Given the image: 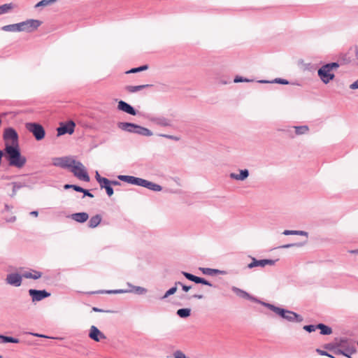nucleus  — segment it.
I'll return each instance as SVG.
<instances>
[{"label":"nucleus","mask_w":358,"mask_h":358,"mask_svg":"<svg viewBox=\"0 0 358 358\" xmlns=\"http://www.w3.org/2000/svg\"><path fill=\"white\" fill-rule=\"evenodd\" d=\"M4 152L9 166L21 169L26 164L27 158L22 155L19 146H6Z\"/></svg>","instance_id":"obj_1"},{"label":"nucleus","mask_w":358,"mask_h":358,"mask_svg":"<svg viewBox=\"0 0 358 358\" xmlns=\"http://www.w3.org/2000/svg\"><path fill=\"white\" fill-rule=\"evenodd\" d=\"M261 304L288 322H301L303 320L300 315L295 312L277 307L271 303L266 302H261Z\"/></svg>","instance_id":"obj_2"},{"label":"nucleus","mask_w":358,"mask_h":358,"mask_svg":"<svg viewBox=\"0 0 358 358\" xmlns=\"http://www.w3.org/2000/svg\"><path fill=\"white\" fill-rule=\"evenodd\" d=\"M117 178L121 181L143 187L154 192H160L162 189L161 185L141 178H137L131 176L120 175L117 176Z\"/></svg>","instance_id":"obj_3"},{"label":"nucleus","mask_w":358,"mask_h":358,"mask_svg":"<svg viewBox=\"0 0 358 358\" xmlns=\"http://www.w3.org/2000/svg\"><path fill=\"white\" fill-rule=\"evenodd\" d=\"M69 170L78 179L89 182L90 178L84 165L79 161L73 160Z\"/></svg>","instance_id":"obj_4"},{"label":"nucleus","mask_w":358,"mask_h":358,"mask_svg":"<svg viewBox=\"0 0 358 358\" xmlns=\"http://www.w3.org/2000/svg\"><path fill=\"white\" fill-rule=\"evenodd\" d=\"M18 134L12 127L4 129L3 139L6 146H19Z\"/></svg>","instance_id":"obj_5"},{"label":"nucleus","mask_w":358,"mask_h":358,"mask_svg":"<svg viewBox=\"0 0 358 358\" xmlns=\"http://www.w3.org/2000/svg\"><path fill=\"white\" fill-rule=\"evenodd\" d=\"M27 129L31 132L37 141L42 140L45 136V130L43 127L38 123H27Z\"/></svg>","instance_id":"obj_6"},{"label":"nucleus","mask_w":358,"mask_h":358,"mask_svg":"<svg viewBox=\"0 0 358 358\" xmlns=\"http://www.w3.org/2000/svg\"><path fill=\"white\" fill-rule=\"evenodd\" d=\"M41 21L33 19L20 22V31L31 32L36 29L41 25Z\"/></svg>","instance_id":"obj_7"},{"label":"nucleus","mask_w":358,"mask_h":358,"mask_svg":"<svg viewBox=\"0 0 358 358\" xmlns=\"http://www.w3.org/2000/svg\"><path fill=\"white\" fill-rule=\"evenodd\" d=\"M74 159V157L72 156L55 157L52 159V164L62 169H69Z\"/></svg>","instance_id":"obj_8"},{"label":"nucleus","mask_w":358,"mask_h":358,"mask_svg":"<svg viewBox=\"0 0 358 358\" xmlns=\"http://www.w3.org/2000/svg\"><path fill=\"white\" fill-rule=\"evenodd\" d=\"M317 74L324 84L329 83L335 77L334 74L331 73V71L326 65H323L319 69Z\"/></svg>","instance_id":"obj_9"},{"label":"nucleus","mask_w":358,"mask_h":358,"mask_svg":"<svg viewBox=\"0 0 358 358\" xmlns=\"http://www.w3.org/2000/svg\"><path fill=\"white\" fill-rule=\"evenodd\" d=\"M277 260L273 259H257L255 257H252V262L248 264V268H253L257 266L264 267L266 265L273 266L275 264Z\"/></svg>","instance_id":"obj_10"},{"label":"nucleus","mask_w":358,"mask_h":358,"mask_svg":"<svg viewBox=\"0 0 358 358\" xmlns=\"http://www.w3.org/2000/svg\"><path fill=\"white\" fill-rule=\"evenodd\" d=\"M75 123L73 121H69L66 124H61L60 127L57 128V135L62 136L65 134H72L74 131Z\"/></svg>","instance_id":"obj_11"},{"label":"nucleus","mask_w":358,"mask_h":358,"mask_svg":"<svg viewBox=\"0 0 358 358\" xmlns=\"http://www.w3.org/2000/svg\"><path fill=\"white\" fill-rule=\"evenodd\" d=\"M29 295L32 297L33 301H39L50 296V293L45 290L29 289Z\"/></svg>","instance_id":"obj_12"},{"label":"nucleus","mask_w":358,"mask_h":358,"mask_svg":"<svg viewBox=\"0 0 358 358\" xmlns=\"http://www.w3.org/2000/svg\"><path fill=\"white\" fill-rule=\"evenodd\" d=\"M148 120L152 124H156L157 126H160V127H170L171 125V120H169L168 118H166L162 116H159V117L149 116Z\"/></svg>","instance_id":"obj_13"},{"label":"nucleus","mask_w":358,"mask_h":358,"mask_svg":"<svg viewBox=\"0 0 358 358\" xmlns=\"http://www.w3.org/2000/svg\"><path fill=\"white\" fill-rule=\"evenodd\" d=\"M89 337L96 342L106 339V336L96 327L92 325L90 329Z\"/></svg>","instance_id":"obj_14"},{"label":"nucleus","mask_w":358,"mask_h":358,"mask_svg":"<svg viewBox=\"0 0 358 358\" xmlns=\"http://www.w3.org/2000/svg\"><path fill=\"white\" fill-rule=\"evenodd\" d=\"M22 277L23 276L16 273H10L7 275L6 281L10 285L20 287L22 283Z\"/></svg>","instance_id":"obj_15"},{"label":"nucleus","mask_w":358,"mask_h":358,"mask_svg":"<svg viewBox=\"0 0 358 358\" xmlns=\"http://www.w3.org/2000/svg\"><path fill=\"white\" fill-rule=\"evenodd\" d=\"M182 273L187 279H188L189 280H191L192 282H194L195 283H197V284L201 283V284L208 285L210 287L213 286V285L209 281L205 280L204 278L197 277L196 275H194L189 273H187L185 271H182Z\"/></svg>","instance_id":"obj_16"},{"label":"nucleus","mask_w":358,"mask_h":358,"mask_svg":"<svg viewBox=\"0 0 358 358\" xmlns=\"http://www.w3.org/2000/svg\"><path fill=\"white\" fill-rule=\"evenodd\" d=\"M231 290L234 293H235L236 294V296H238L240 298L248 299V300H250L252 301L259 302V303H261V302H262V301H259V300L256 299L253 296H250L247 292H245L240 288H238L236 287L233 286L231 287Z\"/></svg>","instance_id":"obj_17"},{"label":"nucleus","mask_w":358,"mask_h":358,"mask_svg":"<svg viewBox=\"0 0 358 358\" xmlns=\"http://www.w3.org/2000/svg\"><path fill=\"white\" fill-rule=\"evenodd\" d=\"M117 108L118 110L124 111L129 115H136V110L131 105L124 101H120L118 102Z\"/></svg>","instance_id":"obj_18"},{"label":"nucleus","mask_w":358,"mask_h":358,"mask_svg":"<svg viewBox=\"0 0 358 358\" xmlns=\"http://www.w3.org/2000/svg\"><path fill=\"white\" fill-rule=\"evenodd\" d=\"M249 176V171L248 169L240 170V173H231L230 178L236 180L243 181Z\"/></svg>","instance_id":"obj_19"},{"label":"nucleus","mask_w":358,"mask_h":358,"mask_svg":"<svg viewBox=\"0 0 358 358\" xmlns=\"http://www.w3.org/2000/svg\"><path fill=\"white\" fill-rule=\"evenodd\" d=\"M117 127L120 129L130 133H134V131L136 130V124L134 123L119 122Z\"/></svg>","instance_id":"obj_20"},{"label":"nucleus","mask_w":358,"mask_h":358,"mask_svg":"<svg viewBox=\"0 0 358 358\" xmlns=\"http://www.w3.org/2000/svg\"><path fill=\"white\" fill-rule=\"evenodd\" d=\"M64 187L66 189L72 188L78 192H83L84 194V196H87L91 198L94 197V195L92 194H91L88 190L85 189L83 187L78 186V185L67 184V185H65Z\"/></svg>","instance_id":"obj_21"},{"label":"nucleus","mask_w":358,"mask_h":358,"mask_svg":"<svg viewBox=\"0 0 358 358\" xmlns=\"http://www.w3.org/2000/svg\"><path fill=\"white\" fill-rule=\"evenodd\" d=\"M17 6L14 3H5L0 6V15L10 13Z\"/></svg>","instance_id":"obj_22"},{"label":"nucleus","mask_w":358,"mask_h":358,"mask_svg":"<svg viewBox=\"0 0 358 358\" xmlns=\"http://www.w3.org/2000/svg\"><path fill=\"white\" fill-rule=\"evenodd\" d=\"M89 215L87 213H76L71 215V218L77 222L83 223L88 220Z\"/></svg>","instance_id":"obj_23"},{"label":"nucleus","mask_w":358,"mask_h":358,"mask_svg":"<svg viewBox=\"0 0 358 358\" xmlns=\"http://www.w3.org/2000/svg\"><path fill=\"white\" fill-rule=\"evenodd\" d=\"M136 130L134 131V134H137L139 135H142L144 136H151L152 135V132L143 127L139 126L136 124Z\"/></svg>","instance_id":"obj_24"},{"label":"nucleus","mask_w":358,"mask_h":358,"mask_svg":"<svg viewBox=\"0 0 358 358\" xmlns=\"http://www.w3.org/2000/svg\"><path fill=\"white\" fill-rule=\"evenodd\" d=\"M41 275V272L37 271H26L22 274V276L25 278H31L34 280L40 278Z\"/></svg>","instance_id":"obj_25"},{"label":"nucleus","mask_w":358,"mask_h":358,"mask_svg":"<svg viewBox=\"0 0 358 358\" xmlns=\"http://www.w3.org/2000/svg\"><path fill=\"white\" fill-rule=\"evenodd\" d=\"M101 221V217L99 215H96L92 217L89 221L88 226L90 228H95Z\"/></svg>","instance_id":"obj_26"},{"label":"nucleus","mask_w":358,"mask_h":358,"mask_svg":"<svg viewBox=\"0 0 358 358\" xmlns=\"http://www.w3.org/2000/svg\"><path fill=\"white\" fill-rule=\"evenodd\" d=\"M1 29L4 31L20 32L19 23L3 26Z\"/></svg>","instance_id":"obj_27"},{"label":"nucleus","mask_w":358,"mask_h":358,"mask_svg":"<svg viewBox=\"0 0 358 358\" xmlns=\"http://www.w3.org/2000/svg\"><path fill=\"white\" fill-rule=\"evenodd\" d=\"M150 87V85H128L126 87V90L130 93H135L146 87Z\"/></svg>","instance_id":"obj_28"},{"label":"nucleus","mask_w":358,"mask_h":358,"mask_svg":"<svg viewBox=\"0 0 358 358\" xmlns=\"http://www.w3.org/2000/svg\"><path fill=\"white\" fill-rule=\"evenodd\" d=\"M103 184L100 186L101 189L104 188L106 191L107 194L111 196L113 194V189L110 185V180H103Z\"/></svg>","instance_id":"obj_29"},{"label":"nucleus","mask_w":358,"mask_h":358,"mask_svg":"<svg viewBox=\"0 0 358 358\" xmlns=\"http://www.w3.org/2000/svg\"><path fill=\"white\" fill-rule=\"evenodd\" d=\"M317 329L321 330L320 334L322 335H329L332 333L331 328L324 324H318Z\"/></svg>","instance_id":"obj_30"},{"label":"nucleus","mask_w":358,"mask_h":358,"mask_svg":"<svg viewBox=\"0 0 358 358\" xmlns=\"http://www.w3.org/2000/svg\"><path fill=\"white\" fill-rule=\"evenodd\" d=\"M19 342H20V341L17 338L0 335V343H18Z\"/></svg>","instance_id":"obj_31"},{"label":"nucleus","mask_w":358,"mask_h":358,"mask_svg":"<svg viewBox=\"0 0 358 358\" xmlns=\"http://www.w3.org/2000/svg\"><path fill=\"white\" fill-rule=\"evenodd\" d=\"M282 234L285 236L289 235H301L305 236L306 238L308 237V233L304 231H297V230H285L282 232Z\"/></svg>","instance_id":"obj_32"},{"label":"nucleus","mask_w":358,"mask_h":358,"mask_svg":"<svg viewBox=\"0 0 358 358\" xmlns=\"http://www.w3.org/2000/svg\"><path fill=\"white\" fill-rule=\"evenodd\" d=\"M296 135H302L306 134L309 131V128L306 125L294 127Z\"/></svg>","instance_id":"obj_33"},{"label":"nucleus","mask_w":358,"mask_h":358,"mask_svg":"<svg viewBox=\"0 0 358 358\" xmlns=\"http://www.w3.org/2000/svg\"><path fill=\"white\" fill-rule=\"evenodd\" d=\"M11 185L13 186V192L10 195L11 196H14L20 189L26 186L25 183H22L20 182H12Z\"/></svg>","instance_id":"obj_34"},{"label":"nucleus","mask_w":358,"mask_h":358,"mask_svg":"<svg viewBox=\"0 0 358 358\" xmlns=\"http://www.w3.org/2000/svg\"><path fill=\"white\" fill-rule=\"evenodd\" d=\"M191 310L189 308H181L177 310V315L182 318L187 317L190 315Z\"/></svg>","instance_id":"obj_35"},{"label":"nucleus","mask_w":358,"mask_h":358,"mask_svg":"<svg viewBox=\"0 0 358 358\" xmlns=\"http://www.w3.org/2000/svg\"><path fill=\"white\" fill-rule=\"evenodd\" d=\"M201 270L202 271L203 274L210 275L222 273V271H221L220 270L209 268H201Z\"/></svg>","instance_id":"obj_36"},{"label":"nucleus","mask_w":358,"mask_h":358,"mask_svg":"<svg viewBox=\"0 0 358 358\" xmlns=\"http://www.w3.org/2000/svg\"><path fill=\"white\" fill-rule=\"evenodd\" d=\"M57 1V0H41L36 4L35 7L38 8L48 6L56 2Z\"/></svg>","instance_id":"obj_37"},{"label":"nucleus","mask_w":358,"mask_h":358,"mask_svg":"<svg viewBox=\"0 0 358 358\" xmlns=\"http://www.w3.org/2000/svg\"><path fill=\"white\" fill-rule=\"evenodd\" d=\"M177 286L178 285H176L172 287L171 288H170L168 291H166V292L165 293V294L161 298V299H166L167 297H169V296L172 295V294H174L176 291H177Z\"/></svg>","instance_id":"obj_38"},{"label":"nucleus","mask_w":358,"mask_h":358,"mask_svg":"<svg viewBox=\"0 0 358 358\" xmlns=\"http://www.w3.org/2000/svg\"><path fill=\"white\" fill-rule=\"evenodd\" d=\"M148 69V65H143V66H141L138 67V68L131 69V70L127 71L126 73H138V72H140V71H142L147 70Z\"/></svg>","instance_id":"obj_39"},{"label":"nucleus","mask_w":358,"mask_h":358,"mask_svg":"<svg viewBox=\"0 0 358 358\" xmlns=\"http://www.w3.org/2000/svg\"><path fill=\"white\" fill-rule=\"evenodd\" d=\"M132 288H133L132 291L138 294H144L147 292V289L142 287L133 286Z\"/></svg>","instance_id":"obj_40"},{"label":"nucleus","mask_w":358,"mask_h":358,"mask_svg":"<svg viewBox=\"0 0 358 358\" xmlns=\"http://www.w3.org/2000/svg\"><path fill=\"white\" fill-rule=\"evenodd\" d=\"M317 329V325L310 324V325H305L303 327V329L310 333L315 331Z\"/></svg>","instance_id":"obj_41"},{"label":"nucleus","mask_w":358,"mask_h":358,"mask_svg":"<svg viewBox=\"0 0 358 358\" xmlns=\"http://www.w3.org/2000/svg\"><path fill=\"white\" fill-rule=\"evenodd\" d=\"M95 178H96V180H97V182L99 183L100 186H101L103 184V180H108V179L106 178L101 177L97 171L96 173Z\"/></svg>","instance_id":"obj_42"},{"label":"nucleus","mask_w":358,"mask_h":358,"mask_svg":"<svg viewBox=\"0 0 358 358\" xmlns=\"http://www.w3.org/2000/svg\"><path fill=\"white\" fill-rule=\"evenodd\" d=\"M175 285H180V286H181V287H182V290H183V291H185V292H188L189 290H190V289H191V288H192V286L185 285H183L181 282H179V281L176 282H175Z\"/></svg>","instance_id":"obj_43"},{"label":"nucleus","mask_w":358,"mask_h":358,"mask_svg":"<svg viewBox=\"0 0 358 358\" xmlns=\"http://www.w3.org/2000/svg\"><path fill=\"white\" fill-rule=\"evenodd\" d=\"M316 352L320 355H322V356H327V357H329L330 358H336L335 357H334L333 355L329 354L326 351H324L322 350H320V349H316Z\"/></svg>","instance_id":"obj_44"},{"label":"nucleus","mask_w":358,"mask_h":358,"mask_svg":"<svg viewBox=\"0 0 358 358\" xmlns=\"http://www.w3.org/2000/svg\"><path fill=\"white\" fill-rule=\"evenodd\" d=\"M325 65L326 66L329 67V69H330L331 71L333 69H336L339 66V64L337 62H332Z\"/></svg>","instance_id":"obj_45"},{"label":"nucleus","mask_w":358,"mask_h":358,"mask_svg":"<svg viewBox=\"0 0 358 358\" xmlns=\"http://www.w3.org/2000/svg\"><path fill=\"white\" fill-rule=\"evenodd\" d=\"M304 243H290V244H287V245H282L280 248H292V247H294V246H302Z\"/></svg>","instance_id":"obj_46"},{"label":"nucleus","mask_w":358,"mask_h":358,"mask_svg":"<svg viewBox=\"0 0 358 358\" xmlns=\"http://www.w3.org/2000/svg\"><path fill=\"white\" fill-rule=\"evenodd\" d=\"M273 83H279L282 85H287L289 82L287 80L282 79V78H276L274 80Z\"/></svg>","instance_id":"obj_47"},{"label":"nucleus","mask_w":358,"mask_h":358,"mask_svg":"<svg viewBox=\"0 0 358 358\" xmlns=\"http://www.w3.org/2000/svg\"><path fill=\"white\" fill-rule=\"evenodd\" d=\"M351 90L358 89V79L350 85Z\"/></svg>","instance_id":"obj_48"},{"label":"nucleus","mask_w":358,"mask_h":358,"mask_svg":"<svg viewBox=\"0 0 358 358\" xmlns=\"http://www.w3.org/2000/svg\"><path fill=\"white\" fill-rule=\"evenodd\" d=\"M249 80H247V79H244L242 77H238L237 76L235 79H234V83H241V82H248Z\"/></svg>","instance_id":"obj_49"},{"label":"nucleus","mask_w":358,"mask_h":358,"mask_svg":"<svg viewBox=\"0 0 358 358\" xmlns=\"http://www.w3.org/2000/svg\"><path fill=\"white\" fill-rule=\"evenodd\" d=\"M336 347H337L336 345V342L334 344L329 343L325 345V348L330 350L334 349Z\"/></svg>","instance_id":"obj_50"},{"label":"nucleus","mask_w":358,"mask_h":358,"mask_svg":"<svg viewBox=\"0 0 358 358\" xmlns=\"http://www.w3.org/2000/svg\"><path fill=\"white\" fill-rule=\"evenodd\" d=\"M160 136H162V137H164V138H169V139H172V140H177V138L173 136H171V135H167V134H160L159 135Z\"/></svg>","instance_id":"obj_51"},{"label":"nucleus","mask_w":358,"mask_h":358,"mask_svg":"<svg viewBox=\"0 0 358 358\" xmlns=\"http://www.w3.org/2000/svg\"><path fill=\"white\" fill-rule=\"evenodd\" d=\"M105 292L106 293H108V294H111V293H123V292H124V291L122 290V289H118V290H108V291H106Z\"/></svg>","instance_id":"obj_52"},{"label":"nucleus","mask_w":358,"mask_h":358,"mask_svg":"<svg viewBox=\"0 0 358 358\" xmlns=\"http://www.w3.org/2000/svg\"><path fill=\"white\" fill-rule=\"evenodd\" d=\"M120 185V182L117 180H110V185Z\"/></svg>","instance_id":"obj_53"},{"label":"nucleus","mask_w":358,"mask_h":358,"mask_svg":"<svg viewBox=\"0 0 358 358\" xmlns=\"http://www.w3.org/2000/svg\"><path fill=\"white\" fill-rule=\"evenodd\" d=\"M193 298L201 299H203V296L202 294H194L192 296Z\"/></svg>","instance_id":"obj_54"},{"label":"nucleus","mask_w":358,"mask_h":358,"mask_svg":"<svg viewBox=\"0 0 358 358\" xmlns=\"http://www.w3.org/2000/svg\"><path fill=\"white\" fill-rule=\"evenodd\" d=\"M92 310H93V311H94V312H104V310H102V309H99V308H96V307H94V308H92Z\"/></svg>","instance_id":"obj_55"},{"label":"nucleus","mask_w":358,"mask_h":358,"mask_svg":"<svg viewBox=\"0 0 358 358\" xmlns=\"http://www.w3.org/2000/svg\"><path fill=\"white\" fill-rule=\"evenodd\" d=\"M30 214H31V215H34V216H35V217H37V216H38V211H36V210H34V211H31V212L30 213Z\"/></svg>","instance_id":"obj_56"},{"label":"nucleus","mask_w":358,"mask_h":358,"mask_svg":"<svg viewBox=\"0 0 358 358\" xmlns=\"http://www.w3.org/2000/svg\"><path fill=\"white\" fill-rule=\"evenodd\" d=\"M34 336H37V337H45V336L43 335H41V334H32Z\"/></svg>","instance_id":"obj_57"},{"label":"nucleus","mask_w":358,"mask_h":358,"mask_svg":"<svg viewBox=\"0 0 358 358\" xmlns=\"http://www.w3.org/2000/svg\"><path fill=\"white\" fill-rule=\"evenodd\" d=\"M259 82L260 83H267V81H266V80H260Z\"/></svg>","instance_id":"obj_58"},{"label":"nucleus","mask_w":358,"mask_h":358,"mask_svg":"<svg viewBox=\"0 0 358 358\" xmlns=\"http://www.w3.org/2000/svg\"><path fill=\"white\" fill-rule=\"evenodd\" d=\"M357 345H358V341H357Z\"/></svg>","instance_id":"obj_59"},{"label":"nucleus","mask_w":358,"mask_h":358,"mask_svg":"<svg viewBox=\"0 0 358 358\" xmlns=\"http://www.w3.org/2000/svg\"><path fill=\"white\" fill-rule=\"evenodd\" d=\"M1 357V356H0V358Z\"/></svg>","instance_id":"obj_60"}]
</instances>
